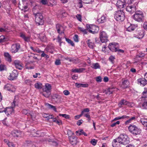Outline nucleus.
Here are the masks:
<instances>
[{"mask_svg":"<svg viewBox=\"0 0 147 147\" xmlns=\"http://www.w3.org/2000/svg\"><path fill=\"white\" fill-rule=\"evenodd\" d=\"M73 39L74 41L76 42H78L79 41L78 36L77 34H75L73 37Z\"/></svg>","mask_w":147,"mask_h":147,"instance_id":"obj_48","label":"nucleus"},{"mask_svg":"<svg viewBox=\"0 0 147 147\" xmlns=\"http://www.w3.org/2000/svg\"><path fill=\"white\" fill-rule=\"evenodd\" d=\"M20 37L24 40L25 41L28 42L30 41V37L29 36H26L25 35L22 33H20Z\"/></svg>","mask_w":147,"mask_h":147,"instance_id":"obj_26","label":"nucleus"},{"mask_svg":"<svg viewBox=\"0 0 147 147\" xmlns=\"http://www.w3.org/2000/svg\"><path fill=\"white\" fill-rule=\"evenodd\" d=\"M118 47H119L118 44L115 42L110 43L108 46L109 49L113 52H116Z\"/></svg>","mask_w":147,"mask_h":147,"instance_id":"obj_13","label":"nucleus"},{"mask_svg":"<svg viewBox=\"0 0 147 147\" xmlns=\"http://www.w3.org/2000/svg\"><path fill=\"white\" fill-rule=\"evenodd\" d=\"M20 48V44L16 43L12 45L10 51L12 53H16L18 52Z\"/></svg>","mask_w":147,"mask_h":147,"instance_id":"obj_12","label":"nucleus"},{"mask_svg":"<svg viewBox=\"0 0 147 147\" xmlns=\"http://www.w3.org/2000/svg\"><path fill=\"white\" fill-rule=\"evenodd\" d=\"M11 134L14 137H18L21 135V131L18 130H13L11 133Z\"/></svg>","mask_w":147,"mask_h":147,"instance_id":"obj_22","label":"nucleus"},{"mask_svg":"<svg viewBox=\"0 0 147 147\" xmlns=\"http://www.w3.org/2000/svg\"><path fill=\"white\" fill-rule=\"evenodd\" d=\"M129 103V102L123 99L118 103V105L120 107H121L122 105H127Z\"/></svg>","mask_w":147,"mask_h":147,"instance_id":"obj_28","label":"nucleus"},{"mask_svg":"<svg viewBox=\"0 0 147 147\" xmlns=\"http://www.w3.org/2000/svg\"><path fill=\"white\" fill-rule=\"evenodd\" d=\"M68 138L71 144L73 145H75L77 143V138L75 136H68Z\"/></svg>","mask_w":147,"mask_h":147,"instance_id":"obj_15","label":"nucleus"},{"mask_svg":"<svg viewBox=\"0 0 147 147\" xmlns=\"http://www.w3.org/2000/svg\"><path fill=\"white\" fill-rule=\"evenodd\" d=\"M14 64L17 68L20 70L22 69L23 67L22 65V64L20 61L18 60H15L14 61Z\"/></svg>","mask_w":147,"mask_h":147,"instance_id":"obj_18","label":"nucleus"},{"mask_svg":"<svg viewBox=\"0 0 147 147\" xmlns=\"http://www.w3.org/2000/svg\"><path fill=\"white\" fill-rule=\"evenodd\" d=\"M114 16L115 19L119 22L123 21L125 18V13L122 10L115 11Z\"/></svg>","mask_w":147,"mask_h":147,"instance_id":"obj_5","label":"nucleus"},{"mask_svg":"<svg viewBox=\"0 0 147 147\" xmlns=\"http://www.w3.org/2000/svg\"><path fill=\"white\" fill-rule=\"evenodd\" d=\"M88 46L89 47L92 49H93L95 47V45L93 42H92L89 39L86 42Z\"/></svg>","mask_w":147,"mask_h":147,"instance_id":"obj_23","label":"nucleus"},{"mask_svg":"<svg viewBox=\"0 0 147 147\" xmlns=\"http://www.w3.org/2000/svg\"><path fill=\"white\" fill-rule=\"evenodd\" d=\"M83 122V121L81 119L78 121L77 122V124L78 126H80L81 125V124Z\"/></svg>","mask_w":147,"mask_h":147,"instance_id":"obj_60","label":"nucleus"},{"mask_svg":"<svg viewBox=\"0 0 147 147\" xmlns=\"http://www.w3.org/2000/svg\"><path fill=\"white\" fill-rule=\"evenodd\" d=\"M76 17L77 19L80 21H81L82 20V17L81 15L80 14H77L76 16Z\"/></svg>","mask_w":147,"mask_h":147,"instance_id":"obj_50","label":"nucleus"},{"mask_svg":"<svg viewBox=\"0 0 147 147\" xmlns=\"http://www.w3.org/2000/svg\"><path fill=\"white\" fill-rule=\"evenodd\" d=\"M42 84L40 82L36 83L34 84L35 87L38 89H40L42 88Z\"/></svg>","mask_w":147,"mask_h":147,"instance_id":"obj_32","label":"nucleus"},{"mask_svg":"<svg viewBox=\"0 0 147 147\" xmlns=\"http://www.w3.org/2000/svg\"><path fill=\"white\" fill-rule=\"evenodd\" d=\"M97 140L95 139H92L90 141V143L94 146L97 143Z\"/></svg>","mask_w":147,"mask_h":147,"instance_id":"obj_47","label":"nucleus"},{"mask_svg":"<svg viewBox=\"0 0 147 147\" xmlns=\"http://www.w3.org/2000/svg\"><path fill=\"white\" fill-rule=\"evenodd\" d=\"M78 69V73H82L83 72V71L86 70V69L84 68H80L79 69Z\"/></svg>","mask_w":147,"mask_h":147,"instance_id":"obj_61","label":"nucleus"},{"mask_svg":"<svg viewBox=\"0 0 147 147\" xmlns=\"http://www.w3.org/2000/svg\"><path fill=\"white\" fill-rule=\"evenodd\" d=\"M139 32H140V33H141V34H139V36H140V37H138V38L140 39V38H142L144 36V35L143 34V32L142 30V31H138V33H139Z\"/></svg>","mask_w":147,"mask_h":147,"instance_id":"obj_51","label":"nucleus"},{"mask_svg":"<svg viewBox=\"0 0 147 147\" xmlns=\"http://www.w3.org/2000/svg\"><path fill=\"white\" fill-rule=\"evenodd\" d=\"M40 39L42 41H45L46 40V37L45 35L42 34L40 36Z\"/></svg>","mask_w":147,"mask_h":147,"instance_id":"obj_42","label":"nucleus"},{"mask_svg":"<svg viewBox=\"0 0 147 147\" xmlns=\"http://www.w3.org/2000/svg\"><path fill=\"white\" fill-rule=\"evenodd\" d=\"M145 55V54L142 52H140L139 54L136 55L137 57H144Z\"/></svg>","mask_w":147,"mask_h":147,"instance_id":"obj_46","label":"nucleus"},{"mask_svg":"<svg viewBox=\"0 0 147 147\" xmlns=\"http://www.w3.org/2000/svg\"><path fill=\"white\" fill-rule=\"evenodd\" d=\"M35 19V22L37 25H42L44 24L43 17L42 13L38 12L34 13Z\"/></svg>","mask_w":147,"mask_h":147,"instance_id":"obj_6","label":"nucleus"},{"mask_svg":"<svg viewBox=\"0 0 147 147\" xmlns=\"http://www.w3.org/2000/svg\"><path fill=\"white\" fill-rule=\"evenodd\" d=\"M120 123V121H117L115 123H114L112 124L111 125V127H114V126H115L117 124L119 125Z\"/></svg>","mask_w":147,"mask_h":147,"instance_id":"obj_56","label":"nucleus"},{"mask_svg":"<svg viewBox=\"0 0 147 147\" xmlns=\"http://www.w3.org/2000/svg\"><path fill=\"white\" fill-rule=\"evenodd\" d=\"M72 78L74 80H76L78 78V75L77 74H74L72 76Z\"/></svg>","mask_w":147,"mask_h":147,"instance_id":"obj_64","label":"nucleus"},{"mask_svg":"<svg viewBox=\"0 0 147 147\" xmlns=\"http://www.w3.org/2000/svg\"><path fill=\"white\" fill-rule=\"evenodd\" d=\"M91 67L92 68L94 69H100V65L98 63L92 64V66H91Z\"/></svg>","mask_w":147,"mask_h":147,"instance_id":"obj_30","label":"nucleus"},{"mask_svg":"<svg viewBox=\"0 0 147 147\" xmlns=\"http://www.w3.org/2000/svg\"><path fill=\"white\" fill-rule=\"evenodd\" d=\"M129 131L133 135L136 136L140 134L141 130L134 124L130 125L128 127Z\"/></svg>","mask_w":147,"mask_h":147,"instance_id":"obj_2","label":"nucleus"},{"mask_svg":"<svg viewBox=\"0 0 147 147\" xmlns=\"http://www.w3.org/2000/svg\"><path fill=\"white\" fill-rule=\"evenodd\" d=\"M113 91V89L112 88H109L107 90L105 91V93L106 94H112Z\"/></svg>","mask_w":147,"mask_h":147,"instance_id":"obj_37","label":"nucleus"},{"mask_svg":"<svg viewBox=\"0 0 147 147\" xmlns=\"http://www.w3.org/2000/svg\"><path fill=\"white\" fill-rule=\"evenodd\" d=\"M30 48L34 52L40 53L42 52L41 51L37 48H34L32 46L30 47Z\"/></svg>","mask_w":147,"mask_h":147,"instance_id":"obj_35","label":"nucleus"},{"mask_svg":"<svg viewBox=\"0 0 147 147\" xmlns=\"http://www.w3.org/2000/svg\"><path fill=\"white\" fill-rule=\"evenodd\" d=\"M65 39L66 41H67L68 43L70 44L72 46H74V43L70 39L67 38H65Z\"/></svg>","mask_w":147,"mask_h":147,"instance_id":"obj_40","label":"nucleus"},{"mask_svg":"<svg viewBox=\"0 0 147 147\" xmlns=\"http://www.w3.org/2000/svg\"><path fill=\"white\" fill-rule=\"evenodd\" d=\"M119 144H120V143L118 141V139L117 138L113 140L112 142V146L113 147H120Z\"/></svg>","mask_w":147,"mask_h":147,"instance_id":"obj_25","label":"nucleus"},{"mask_svg":"<svg viewBox=\"0 0 147 147\" xmlns=\"http://www.w3.org/2000/svg\"><path fill=\"white\" fill-rule=\"evenodd\" d=\"M129 82L127 80H125L122 81L121 87L124 89L128 88L129 87Z\"/></svg>","mask_w":147,"mask_h":147,"instance_id":"obj_19","label":"nucleus"},{"mask_svg":"<svg viewBox=\"0 0 147 147\" xmlns=\"http://www.w3.org/2000/svg\"><path fill=\"white\" fill-rule=\"evenodd\" d=\"M4 56L5 58V59L9 62L11 61V55L7 52H5L4 53Z\"/></svg>","mask_w":147,"mask_h":147,"instance_id":"obj_24","label":"nucleus"},{"mask_svg":"<svg viewBox=\"0 0 147 147\" xmlns=\"http://www.w3.org/2000/svg\"><path fill=\"white\" fill-rule=\"evenodd\" d=\"M78 28L79 30L82 32L84 34H87V32L86 29H84V28L80 27H78Z\"/></svg>","mask_w":147,"mask_h":147,"instance_id":"obj_38","label":"nucleus"},{"mask_svg":"<svg viewBox=\"0 0 147 147\" xmlns=\"http://www.w3.org/2000/svg\"><path fill=\"white\" fill-rule=\"evenodd\" d=\"M62 38H60V36L58 35L57 37V42H58L59 44V46H61V45L62 42Z\"/></svg>","mask_w":147,"mask_h":147,"instance_id":"obj_44","label":"nucleus"},{"mask_svg":"<svg viewBox=\"0 0 147 147\" xmlns=\"http://www.w3.org/2000/svg\"><path fill=\"white\" fill-rule=\"evenodd\" d=\"M51 85L48 83L45 84V87L42 88L43 92L41 93L46 98H48L51 95Z\"/></svg>","mask_w":147,"mask_h":147,"instance_id":"obj_7","label":"nucleus"},{"mask_svg":"<svg viewBox=\"0 0 147 147\" xmlns=\"http://www.w3.org/2000/svg\"><path fill=\"white\" fill-rule=\"evenodd\" d=\"M117 52L118 53H123L124 52V51L123 50L119 49V47H118L116 49V52Z\"/></svg>","mask_w":147,"mask_h":147,"instance_id":"obj_53","label":"nucleus"},{"mask_svg":"<svg viewBox=\"0 0 147 147\" xmlns=\"http://www.w3.org/2000/svg\"><path fill=\"white\" fill-rule=\"evenodd\" d=\"M87 30L92 34L97 33L99 30V27L94 25H87Z\"/></svg>","mask_w":147,"mask_h":147,"instance_id":"obj_8","label":"nucleus"},{"mask_svg":"<svg viewBox=\"0 0 147 147\" xmlns=\"http://www.w3.org/2000/svg\"><path fill=\"white\" fill-rule=\"evenodd\" d=\"M137 26V25L131 24L130 25L127 27V30L129 32L133 31Z\"/></svg>","mask_w":147,"mask_h":147,"instance_id":"obj_27","label":"nucleus"},{"mask_svg":"<svg viewBox=\"0 0 147 147\" xmlns=\"http://www.w3.org/2000/svg\"><path fill=\"white\" fill-rule=\"evenodd\" d=\"M63 93L65 95H68L69 94V92L67 90H65L63 91Z\"/></svg>","mask_w":147,"mask_h":147,"instance_id":"obj_63","label":"nucleus"},{"mask_svg":"<svg viewBox=\"0 0 147 147\" xmlns=\"http://www.w3.org/2000/svg\"><path fill=\"white\" fill-rule=\"evenodd\" d=\"M6 69V66L5 65L1 64L0 65V71H2Z\"/></svg>","mask_w":147,"mask_h":147,"instance_id":"obj_41","label":"nucleus"},{"mask_svg":"<svg viewBox=\"0 0 147 147\" xmlns=\"http://www.w3.org/2000/svg\"><path fill=\"white\" fill-rule=\"evenodd\" d=\"M129 117L128 116H127L125 115H124L121 117H115L113 121H115L117 120H119L121 119H123L126 118H128Z\"/></svg>","mask_w":147,"mask_h":147,"instance_id":"obj_36","label":"nucleus"},{"mask_svg":"<svg viewBox=\"0 0 147 147\" xmlns=\"http://www.w3.org/2000/svg\"><path fill=\"white\" fill-rule=\"evenodd\" d=\"M77 133L80 132L78 134V135L80 136L81 135H83L85 136H87V134L84 131V130L82 129H80L76 131Z\"/></svg>","mask_w":147,"mask_h":147,"instance_id":"obj_34","label":"nucleus"},{"mask_svg":"<svg viewBox=\"0 0 147 147\" xmlns=\"http://www.w3.org/2000/svg\"><path fill=\"white\" fill-rule=\"evenodd\" d=\"M90 111L89 109L88 108H86L84 109L82 111L83 112L84 114V112H88Z\"/></svg>","mask_w":147,"mask_h":147,"instance_id":"obj_62","label":"nucleus"},{"mask_svg":"<svg viewBox=\"0 0 147 147\" xmlns=\"http://www.w3.org/2000/svg\"><path fill=\"white\" fill-rule=\"evenodd\" d=\"M95 79L97 82L100 83L102 81V79L101 76H98L95 78Z\"/></svg>","mask_w":147,"mask_h":147,"instance_id":"obj_43","label":"nucleus"},{"mask_svg":"<svg viewBox=\"0 0 147 147\" xmlns=\"http://www.w3.org/2000/svg\"><path fill=\"white\" fill-rule=\"evenodd\" d=\"M41 3H42L43 5H47L48 3L47 0H41Z\"/></svg>","mask_w":147,"mask_h":147,"instance_id":"obj_59","label":"nucleus"},{"mask_svg":"<svg viewBox=\"0 0 147 147\" xmlns=\"http://www.w3.org/2000/svg\"><path fill=\"white\" fill-rule=\"evenodd\" d=\"M7 144L9 147H15L14 144L12 142H9Z\"/></svg>","mask_w":147,"mask_h":147,"instance_id":"obj_52","label":"nucleus"},{"mask_svg":"<svg viewBox=\"0 0 147 147\" xmlns=\"http://www.w3.org/2000/svg\"><path fill=\"white\" fill-rule=\"evenodd\" d=\"M5 28H3L0 27V32H6L7 31V28H6L5 26L4 27Z\"/></svg>","mask_w":147,"mask_h":147,"instance_id":"obj_54","label":"nucleus"},{"mask_svg":"<svg viewBox=\"0 0 147 147\" xmlns=\"http://www.w3.org/2000/svg\"><path fill=\"white\" fill-rule=\"evenodd\" d=\"M55 64L56 65H59L61 64V63L59 59H57L55 62Z\"/></svg>","mask_w":147,"mask_h":147,"instance_id":"obj_57","label":"nucleus"},{"mask_svg":"<svg viewBox=\"0 0 147 147\" xmlns=\"http://www.w3.org/2000/svg\"><path fill=\"white\" fill-rule=\"evenodd\" d=\"M143 14L142 11H137L133 16V18L138 22H142L144 19Z\"/></svg>","mask_w":147,"mask_h":147,"instance_id":"obj_9","label":"nucleus"},{"mask_svg":"<svg viewBox=\"0 0 147 147\" xmlns=\"http://www.w3.org/2000/svg\"><path fill=\"white\" fill-rule=\"evenodd\" d=\"M16 102V101H13L12 107H7L4 109V112L7 115L11 114L13 112V108L15 106Z\"/></svg>","mask_w":147,"mask_h":147,"instance_id":"obj_10","label":"nucleus"},{"mask_svg":"<svg viewBox=\"0 0 147 147\" xmlns=\"http://www.w3.org/2000/svg\"><path fill=\"white\" fill-rule=\"evenodd\" d=\"M45 105L49 109H52L55 112H57L56 107L55 106H53L48 103H46Z\"/></svg>","mask_w":147,"mask_h":147,"instance_id":"obj_29","label":"nucleus"},{"mask_svg":"<svg viewBox=\"0 0 147 147\" xmlns=\"http://www.w3.org/2000/svg\"><path fill=\"white\" fill-rule=\"evenodd\" d=\"M118 141L120 144L126 145L130 142L129 138L125 134H121L118 138Z\"/></svg>","mask_w":147,"mask_h":147,"instance_id":"obj_4","label":"nucleus"},{"mask_svg":"<svg viewBox=\"0 0 147 147\" xmlns=\"http://www.w3.org/2000/svg\"><path fill=\"white\" fill-rule=\"evenodd\" d=\"M134 0H123L124 2L126 4L128 5L126 7V10L129 12L131 13H132L136 10V6L135 5H131L130 4L132 3Z\"/></svg>","mask_w":147,"mask_h":147,"instance_id":"obj_1","label":"nucleus"},{"mask_svg":"<svg viewBox=\"0 0 147 147\" xmlns=\"http://www.w3.org/2000/svg\"><path fill=\"white\" fill-rule=\"evenodd\" d=\"M47 50L49 52L53 53V50L54 49V47L52 46H49L47 48Z\"/></svg>","mask_w":147,"mask_h":147,"instance_id":"obj_39","label":"nucleus"},{"mask_svg":"<svg viewBox=\"0 0 147 147\" xmlns=\"http://www.w3.org/2000/svg\"><path fill=\"white\" fill-rule=\"evenodd\" d=\"M140 121L144 127H146V129H147V120L146 119H141Z\"/></svg>","mask_w":147,"mask_h":147,"instance_id":"obj_31","label":"nucleus"},{"mask_svg":"<svg viewBox=\"0 0 147 147\" xmlns=\"http://www.w3.org/2000/svg\"><path fill=\"white\" fill-rule=\"evenodd\" d=\"M141 100L143 102L140 105V107L142 109H147V90H145L142 93V95L140 98Z\"/></svg>","mask_w":147,"mask_h":147,"instance_id":"obj_3","label":"nucleus"},{"mask_svg":"<svg viewBox=\"0 0 147 147\" xmlns=\"http://www.w3.org/2000/svg\"><path fill=\"white\" fill-rule=\"evenodd\" d=\"M143 26L144 28L147 30V21L143 23Z\"/></svg>","mask_w":147,"mask_h":147,"instance_id":"obj_55","label":"nucleus"},{"mask_svg":"<svg viewBox=\"0 0 147 147\" xmlns=\"http://www.w3.org/2000/svg\"><path fill=\"white\" fill-rule=\"evenodd\" d=\"M106 21V17L104 15L102 16L98 20V21L99 22H100L101 23L105 22Z\"/></svg>","mask_w":147,"mask_h":147,"instance_id":"obj_33","label":"nucleus"},{"mask_svg":"<svg viewBox=\"0 0 147 147\" xmlns=\"http://www.w3.org/2000/svg\"><path fill=\"white\" fill-rule=\"evenodd\" d=\"M18 73L17 70L14 69L11 73H10L9 76V80H16L18 76Z\"/></svg>","mask_w":147,"mask_h":147,"instance_id":"obj_14","label":"nucleus"},{"mask_svg":"<svg viewBox=\"0 0 147 147\" xmlns=\"http://www.w3.org/2000/svg\"><path fill=\"white\" fill-rule=\"evenodd\" d=\"M84 117H86V118H88V121L89 122H90V120L91 119H90V116L89 115V113H87L86 114H84Z\"/></svg>","mask_w":147,"mask_h":147,"instance_id":"obj_49","label":"nucleus"},{"mask_svg":"<svg viewBox=\"0 0 147 147\" xmlns=\"http://www.w3.org/2000/svg\"><path fill=\"white\" fill-rule=\"evenodd\" d=\"M117 7L119 9H122L124 8L126 6V4L124 2V1H122L121 0H118L116 4Z\"/></svg>","mask_w":147,"mask_h":147,"instance_id":"obj_17","label":"nucleus"},{"mask_svg":"<svg viewBox=\"0 0 147 147\" xmlns=\"http://www.w3.org/2000/svg\"><path fill=\"white\" fill-rule=\"evenodd\" d=\"M100 38L102 43L107 42L108 40L107 35L105 32L102 31L100 33Z\"/></svg>","mask_w":147,"mask_h":147,"instance_id":"obj_11","label":"nucleus"},{"mask_svg":"<svg viewBox=\"0 0 147 147\" xmlns=\"http://www.w3.org/2000/svg\"><path fill=\"white\" fill-rule=\"evenodd\" d=\"M59 115L60 116H62L66 119H68L69 118V116L66 114H59Z\"/></svg>","mask_w":147,"mask_h":147,"instance_id":"obj_45","label":"nucleus"},{"mask_svg":"<svg viewBox=\"0 0 147 147\" xmlns=\"http://www.w3.org/2000/svg\"><path fill=\"white\" fill-rule=\"evenodd\" d=\"M138 83H140L142 86H144L146 84L147 81L144 78H142L137 80Z\"/></svg>","mask_w":147,"mask_h":147,"instance_id":"obj_20","label":"nucleus"},{"mask_svg":"<svg viewBox=\"0 0 147 147\" xmlns=\"http://www.w3.org/2000/svg\"><path fill=\"white\" fill-rule=\"evenodd\" d=\"M4 87L6 89V90L9 91L13 92L14 90V86L11 84H7L5 85Z\"/></svg>","mask_w":147,"mask_h":147,"instance_id":"obj_21","label":"nucleus"},{"mask_svg":"<svg viewBox=\"0 0 147 147\" xmlns=\"http://www.w3.org/2000/svg\"><path fill=\"white\" fill-rule=\"evenodd\" d=\"M84 1V3H90L93 2L94 0H83Z\"/></svg>","mask_w":147,"mask_h":147,"instance_id":"obj_58","label":"nucleus"},{"mask_svg":"<svg viewBox=\"0 0 147 147\" xmlns=\"http://www.w3.org/2000/svg\"><path fill=\"white\" fill-rule=\"evenodd\" d=\"M56 28L57 32L60 34L64 33V29L63 27L59 24L56 25Z\"/></svg>","mask_w":147,"mask_h":147,"instance_id":"obj_16","label":"nucleus"}]
</instances>
